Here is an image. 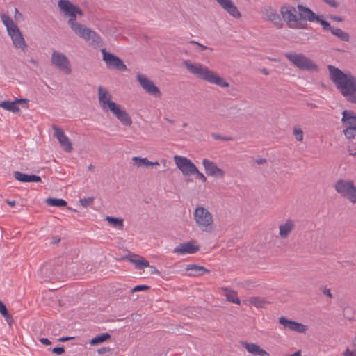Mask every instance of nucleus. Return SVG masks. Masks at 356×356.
<instances>
[{
    "label": "nucleus",
    "instance_id": "nucleus-1",
    "mask_svg": "<svg viewBox=\"0 0 356 356\" xmlns=\"http://www.w3.org/2000/svg\"><path fill=\"white\" fill-rule=\"evenodd\" d=\"M283 20L290 29H304L307 27V21L314 19L315 13L308 7L298 4L297 7L285 3L280 8Z\"/></svg>",
    "mask_w": 356,
    "mask_h": 356
},
{
    "label": "nucleus",
    "instance_id": "nucleus-2",
    "mask_svg": "<svg viewBox=\"0 0 356 356\" xmlns=\"http://www.w3.org/2000/svg\"><path fill=\"white\" fill-rule=\"evenodd\" d=\"M330 79L342 96L356 104V77L350 72L345 73L332 65H327Z\"/></svg>",
    "mask_w": 356,
    "mask_h": 356
},
{
    "label": "nucleus",
    "instance_id": "nucleus-3",
    "mask_svg": "<svg viewBox=\"0 0 356 356\" xmlns=\"http://www.w3.org/2000/svg\"><path fill=\"white\" fill-rule=\"evenodd\" d=\"M182 65L186 70L197 78L210 83L216 84L222 88L229 86V83L207 66L201 63H193L188 60H184Z\"/></svg>",
    "mask_w": 356,
    "mask_h": 356
},
{
    "label": "nucleus",
    "instance_id": "nucleus-4",
    "mask_svg": "<svg viewBox=\"0 0 356 356\" xmlns=\"http://www.w3.org/2000/svg\"><path fill=\"white\" fill-rule=\"evenodd\" d=\"M58 6L64 16L70 17L67 24L74 33L84 26L76 22L77 15H83V12L78 6L74 5L68 0H59Z\"/></svg>",
    "mask_w": 356,
    "mask_h": 356
},
{
    "label": "nucleus",
    "instance_id": "nucleus-5",
    "mask_svg": "<svg viewBox=\"0 0 356 356\" xmlns=\"http://www.w3.org/2000/svg\"><path fill=\"white\" fill-rule=\"evenodd\" d=\"M284 56L300 70L318 72V66L303 54L285 53Z\"/></svg>",
    "mask_w": 356,
    "mask_h": 356
},
{
    "label": "nucleus",
    "instance_id": "nucleus-6",
    "mask_svg": "<svg viewBox=\"0 0 356 356\" xmlns=\"http://www.w3.org/2000/svg\"><path fill=\"white\" fill-rule=\"evenodd\" d=\"M57 262L44 264L39 270V275L44 281L54 282L63 279V267Z\"/></svg>",
    "mask_w": 356,
    "mask_h": 356
},
{
    "label": "nucleus",
    "instance_id": "nucleus-7",
    "mask_svg": "<svg viewBox=\"0 0 356 356\" xmlns=\"http://www.w3.org/2000/svg\"><path fill=\"white\" fill-rule=\"evenodd\" d=\"M343 127V134L346 139L354 140L356 138V113L351 110H344L341 118Z\"/></svg>",
    "mask_w": 356,
    "mask_h": 356
},
{
    "label": "nucleus",
    "instance_id": "nucleus-8",
    "mask_svg": "<svg viewBox=\"0 0 356 356\" xmlns=\"http://www.w3.org/2000/svg\"><path fill=\"white\" fill-rule=\"evenodd\" d=\"M79 38L83 39L88 44L95 49H100L104 47V42L102 37L95 31L83 26L75 33Z\"/></svg>",
    "mask_w": 356,
    "mask_h": 356
},
{
    "label": "nucleus",
    "instance_id": "nucleus-9",
    "mask_svg": "<svg viewBox=\"0 0 356 356\" xmlns=\"http://www.w3.org/2000/svg\"><path fill=\"white\" fill-rule=\"evenodd\" d=\"M194 219L197 226L204 232L212 231L213 217L211 213L203 207H197L194 211Z\"/></svg>",
    "mask_w": 356,
    "mask_h": 356
},
{
    "label": "nucleus",
    "instance_id": "nucleus-10",
    "mask_svg": "<svg viewBox=\"0 0 356 356\" xmlns=\"http://www.w3.org/2000/svg\"><path fill=\"white\" fill-rule=\"evenodd\" d=\"M334 188L338 193L350 202L356 203V186L353 181L339 179L335 183Z\"/></svg>",
    "mask_w": 356,
    "mask_h": 356
},
{
    "label": "nucleus",
    "instance_id": "nucleus-11",
    "mask_svg": "<svg viewBox=\"0 0 356 356\" xmlns=\"http://www.w3.org/2000/svg\"><path fill=\"white\" fill-rule=\"evenodd\" d=\"M51 63L66 74H70L72 72L70 62L68 58L63 53L53 51L51 57Z\"/></svg>",
    "mask_w": 356,
    "mask_h": 356
},
{
    "label": "nucleus",
    "instance_id": "nucleus-12",
    "mask_svg": "<svg viewBox=\"0 0 356 356\" xmlns=\"http://www.w3.org/2000/svg\"><path fill=\"white\" fill-rule=\"evenodd\" d=\"M102 60L106 63L108 68H114L119 71L127 70V65L117 56L106 51L104 48L101 49Z\"/></svg>",
    "mask_w": 356,
    "mask_h": 356
},
{
    "label": "nucleus",
    "instance_id": "nucleus-13",
    "mask_svg": "<svg viewBox=\"0 0 356 356\" xmlns=\"http://www.w3.org/2000/svg\"><path fill=\"white\" fill-rule=\"evenodd\" d=\"M174 160L177 167L181 171L184 176H189L196 172L197 167L188 159L176 155L174 156Z\"/></svg>",
    "mask_w": 356,
    "mask_h": 356
},
{
    "label": "nucleus",
    "instance_id": "nucleus-14",
    "mask_svg": "<svg viewBox=\"0 0 356 356\" xmlns=\"http://www.w3.org/2000/svg\"><path fill=\"white\" fill-rule=\"evenodd\" d=\"M262 17L266 21L271 22L277 29L283 27V22L277 10L271 6H266L262 8Z\"/></svg>",
    "mask_w": 356,
    "mask_h": 356
},
{
    "label": "nucleus",
    "instance_id": "nucleus-15",
    "mask_svg": "<svg viewBox=\"0 0 356 356\" xmlns=\"http://www.w3.org/2000/svg\"><path fill=\"white\" fill-rule=\"evenodd\" d=\"M137 81L141 87L149 95L160 97L161 92L159 88L156 86L152 81L149 79L145 75L138 74L136 76Z\"/></svg>",
    "mask_w": 356,
    "mask_h": 356
},
{
    "label": "nucleus",
    "instance_id": "nucleus-16",
    "mask_svg": "<svg viewBox=\"0 0 356 356\" xmlns=\"http://www.w3.org/2000/svg\"><path fill=\"white\" fill-rule=\"evenodd\" d=\"M124 259L134 264L138 269H143L145 267H149L151 274H159V271L154 266H150L149 261L143 257L131 254L125 256Z\"/></svg>",
    "mask_w": 356,
    "mask_h": 356
},
{
    "label": "nucleus",
    "instance_id": "nucleus-17",
    "mask_svg": "<svg viewBox=\"0 0 356 356\" xmlns=\"http://www.w3.org/2000/svg\"><path fill=\"white\" fill-rule=\"evenodd\" d=\"M97 92L99 103L104 110L110 111L112 108V105L115 106L117 104L111 100L112 96L107 89L100 86L98 87Z\"/></svg>",
    "mask_w": 356,
    "mask_h": 356
},
{
    "label": "nucleus",
    "instance_id": "nucleus-18",
    "mask_svg": "<svg viewBox=\"0 0 356 356\" xmlns=\"http://www.w3.org/2000/svg\"><path fill=\"white\" fill-rule=\"evenodd\" d=\"M52 129L54 131V137L58 140L61 147L67 152H71L73 149L72 143L69 138L65 134L64 131L54 124Z\"/></svg>",
    "mask_w": 356,
    "mask_h": 356
},
{
    "label": "nucleus",
    "instance_id": "nucleus-19",
    "mask_svg": "<svg viewBox=\"0 0 356 356\" xmlns=\"http://www.w3.org/2000/svg\"><path fill=\"white\" fill-rule=\"evenodd\" d=\"M15 29H10L8 35L11 37L14 46L16 48L21 49L23 51L27 49L28 46L25 42L24 38L20 32L18 26H15Z\"/></svg>",
    "mask_w": 356,
    "mask_h": 356
},
{
    "label": "nucleus",
    "instance_id": "nucleus-20",
    "mask_svg": "<svg viewBox=\"0 0 356 356\" xmlns=\"http://www.w3.org/2000/svg\"><path fill=\"white\" fill-rule=\"evenodd\" d=\"M112 108L110 111L112 114L124 126H130L132 124V120L128 113L122 109L120 106L116 104L112 105Z\"/></svg>",
    "mask_w": 356,
    "mask_h": 356
},
{
    "label": "nucleus",
    "instance_id": "nucleus-21",
    "mask_svg": "<svg viewBox=\"0 0 356 356\" xmlns=\"http://www.w3.org/2000/svg\"><path fill=\"white\" fill-rule=\"evenodd\" d=\"M202 165L206 174L209 176L222 177L225 175V172L221 168H219L214 162L207 159L202 160Z\"/></svg>",
    "mask_w": 356,
    "mask_h": 356
},
{
    "label": "nucleus",
    "instance_id": "nucleus-22",
    "mask_svg": "<svg viewBox=\"0 0 356 356\" xmlns=\"http://www.w3.org/2000/svg\"><path fill=\"white\" fill-rule=\"evenodd\" d=\"M279 323L282 325L284 328L298 333H304L307 330L306 325L296 321L289 320L284 316L279 318Z\"/></svg>",
    "mask_w": 356,
    "mask_h": 356
},
{
    "label": "nucleus",
    "instance_id": "nucleus-23",
    "mask_svg": "<svg viewBox=\"0 0 356 356\" xmlns=\"http://www.w3.org/2000/svg\"><path fill=\"white\" fill-rule=\"evenodd\" d=\"M220 7L235 18L241 17V13L232 0H216Z\"/></svg>",
    "mask_w": 356,
    "mask_h": 356
},
{
    "label": "nucleus",
    "instance_id": "nucleus-24",
    "mask_svg": "<svg viewBox=\"0 0 356 356\" xmlns=\"http://www.w3.org/2000/svg\"><path fill=\"white\" fill-rule=\"evenodd\" d=\"M199 250V247L194 245V242L189 241L179 244L177 246L174 250V253L186 254H194Z\"/></svg>",
    "mask_w": 356,
    "mask_h": 356
},
{
    "label": "nucleus",
    "instance_id": "nucleus-25",
    "mask_svg": "<svg viewBox=\"0 0 356 356\" xmlns=\"http://www.w3.org/2000/svg\"><path fill=\"white\" fill-rule=\"evenodd\" d=\"M295 227V222L291 219H287L285 222L279 226L280 236L282 238H286Z\"/></svg>",
    "mask_w": 356,
    "mask_h": 356
},
{
    "label": "nucleus",
    "instance_id": "nucleus-26",
    "mask_svg": "<svg viewBox=\"0 0 356 356\" xmlns=\"http://www.w3.org/2000/svg\"><path fill=\"white\" fill-rule=\"evenodd\" d=\"M15 179L21 182H41V177L35 175H27L19 171L13 173Z\"/></svg>",
    "mask_w": 356,
    "mask_h": 356
},
{
    "label": "nucleus",
    "instance_id": "nucleus-27",
    "mask_svg": "<svg viewBox=\"0 0 356 356\" xmlns=\"http://www.w3.org/2000/svg\"><path fill=\"white\" fill-rule=\"evenodd\" d=\"M243 347L247 350V351L254 355L259 356H270V354L266 352L265 350L262 349L258 345L252 343H244L243 344Z\"/></svg>",
    "mask_w": 356,
    "mask_h": 356
},
{
    "label": "nucleus",
    "instance_id": "nucleus-28",
    "mask_svg": "<svg viewBox=\"0 0 356 356\" xmlns=\"http://www.w3.org/2000/svg\"><path fill=\"white\" fill-rule=\"evenodd\" d=\"M222 290L223 291L226 292L225 297H226V299L227 301L237 304V305H240L241 301H240L239 298H238L237 293L236 291H234L232 289H229L227 287H222Z\"/></svg>",
    "mask_w": 356,
    "mask_h": 356
},
{
    "label": "nucleus",
    "instance_id": "nucleus-29",
    "mask_svg": "<svg viewBox=\"0 0 356 356\" xmlns=\"http://www.w3.org/2000/svg\"><path fill=\"white\" fill-rule=\"evenodd\" d=\"M187 270H191V272L189 273L191 276H198V275H202L206 272H209L208 270H207L203 266L192 264L189 265L186 268Z\"/></svg>",
    "mask_w": 356,
    "mask_h": 356
},
{
    "label": "nucleus",
    "instance_id": "nucleus-30",
    "mask_svg": "<svg viewBox=\"0 0 356 356\" xmlns=\"http://www.w3.org/2000/svg\"><path fill=\"white\" fill-rule=\"evenodd\" d=\"M0 107L13 113H17L18 111H19V108L17 106V102L15 101L11 102L9 100H6L1 102Z\"/></svg>",
    "mask_w": 356,
    "mask_h": 356
},
{
    "label": "nucleus",
    "instance_id": "nucleus-31",
    "mask_svg": "<svg viewBox=\"0 0 356 356\" xmlns=\"http://www.w3.org/2000/svg\"><path fill=\"white\" fill-rule=\"evenodd\" d=\"M133 165L136 168L152 166V162L148 161L147 158L140 156H134L132 158Z\"/></svg>",
    "mask_w": 356,
    "mask_h": 356
},
{
    "label": "nucleus",
    "instance_id": "nucleus-32",
    "mask_svg": "<svg viewBox=\"0 0 356 356\" xmlns=\"http://www.w3.org/2000/svg\"><path fill=\"white\" fill-rule=\"evenodd\" d=\"M330 32L341 41L348 42L349 40V35L339 28L333 27Z\"/></svg>",
    "mask_w": 356,
    "mask_h": 356
},
{
    "label": "nucleus",
    "instance_id": "nucleus-33",
    "mask_svg": "<svg viewBox=\"0 0 356 356\" xmlns=\"http://www.w3.org/2000/svg\"><path fill=\"white\" fill-rule=\"evenodd\" d=\"M111 337V334L108 333H102L101 334H99L92 339V340L90 342V344L92 346H95L99 343H101L102 342L106 341V340L110 339Z\"/></svg>",
    "mask_w": 356,
    "mask_h": 356
},
{
    "label": "nucleus",
    "instance_id": "nucleus-34",
    "mask_svg": "<svg viewBox=\"0 0 356 356\" xmlns=\"http://www.w3.org/2000/svg\"><path fill=\"white\" fill-rule=\"evenodd\" d=\"M46 203L49 206L62 207L67 205V202L63 199L49 197L46 200Z\"/></svg>",
    "mask_w": 356,
    "mask_h": 356
},
{
    "label": "nucleus",
    "instance_id": "nucleus-35",
    "mask_svg": "<svg viewBox=\"0 0 356 356\" xmlns=\"http://www.w3.org/2000/svg\"><path fill=\"white\" fill-rule=\"evenodd\" d=\"M106 220L114 227H118L119 229H122L124 227L123 220L112 216H107Z\"/></svg>",
    "mask_w": 356,
    "mask_h": 356
},
{
    "label": "nucleus",
    "instance_id": "nucleus-36",
    "mask_svg": "<svg viewBox=\"0 0 356 356\" xmlns=\"http://www.w3.org/2000/svg\"><path fill=\"white\" fill-rule=\"evenodd\" d=\"M1 17L2 22L6 26L8 33L10 32V29H15V26H17L8 15L2 14Z\"/></svg>",
    "mask_w": 356,
    "mask_h": 356
},
{
    "label": "nucleus",
    "instance_id": "nucleus-37",
    "mask_svg": "<svg viewBox=\"0 0 356 356\" xmlns=\"http://www.w3.org/2000/svg\"><path fill=\"white\" fill-rule=\"evenodd\" d=\"M309 22H317L320 23L324 30L331 31L332 29L333 28V26H332L328 22L321 19V16L316 15V14L314 16V19L309 21Z\"/></svg>",
    "mask_w": 356,
    "mask_h": 356
},
{
    "label": "nucleus",
    "instance_id": "nucleus-38",
    "mask_svg": "<svg viewBox=\"0 0 356 356\" xmlns=\"http://www.w3.org/2000/svg\"><path fill=\"white\" fill-rule=\"evenodd\" d=\"M250 302L257 308L264 307L266 304V301L258 297H252L250 299Z\"/></svg>",
    "mask_w": 356,
    "mask_h": 356
},
{
    "label": "nucleus",
    "instance_id": "nucleus-39",
    "mask_svg": "<svg viewBox=\"0 0 356 356\" xmlns=\"http://www.w3.org/2000/svg\"><path fill=\"white\" fill-rule=\"evenodd\" d=\"M293 135L298 141H302L303 140V131L299 126H295L293 128Z\"/></svg>",
    "mask_w": 356,
    "mask_h": 356
},
{
    "label": "nucleus",
    "instance_id": "nucleus-40",
    "mask_svg": "<svg viewBox=\"0 0 356 356\" xmlns=\"http://www.w3.org/2000/svg\"><path fill=\"white\" fill-rule=\"evenodd\" d=\"M95 198L93 197L88 198H82L79 200L80 204L83 207L91 206L94 203Z\"/></svg>",
    "mask_w": 356,
    "mask_h": 356
},
{
    "label": "nucleus",
    "instance_id": "nucleus-41",
    "mask_svg": "<svg viewBox=\"0 0 356 356\" xmlns=\"http://www.w3.org/2000/svg\"><path fill=\"white\" fill-rule=\"evenodd\" d=\"M343 314L345 318H348V320H352L353 318L352 309L350 307H346L344 308L343 311Z\"/></svg>",
    "mask_w": 356,
    "mask_h": 356
},
{
    "label": "nucleus",
    "instance_id": "nucleus-42",
    "mask_svg": "<svg viewBox=\"0 0 356 356\" xmlns=\"http://www.w3.org/2000/svg\"><path fill=\"white\" fill-rule=\"evenodd\" d=\"M193 175H195V178L197 179L201 180L203 183L207 181L206 177L202 172H200L197 168L196 169V172H194Z\"/></svg>",
    "mask_w": 356,
    "mask_h": 356
},
{
    "label": "nucleus",
    "instance_id": "nucleus-43",
    "mask_svg": "<svg viewBox=\"0 0 356 356\" xmlns=\"http://www.w3.org/2000/svg\"><path fill=\"white\" fill-rule=\"evenodd\" d=\"M149 289V286L147 285H137L131 289V292L145 291V290H147Z\"/></svg>",
    "mask_w": 356,
    "mask_h": 356
},
{
    "label": "nucleus",
    "instance_id": "nucleus-44",
    "mask_svg": "<svg viewBox=\"0 0 356 356\" xmlns=\"http://www.w3.org/2000/svg\"><path fill=\"white\" fill-rule=\"evenodd\" d=\"M212 137L216 140H225V141L232 140V137H223L217 134H213Z\"/></svg>",
    "mask_w": 356,
    "mask_h": 356
},
{
    "label": "nucleus",
    "instance_id": "nucleus-45",
    "mask_svg": "<svg viewBox=\"0 0 356 356\" xmlns=\"http://www.w3.org/2000/svg\"><path fill=\"white\" fill-rule=\"evenodd\" d=\"M51 352L56 355H62L65 353V349L63 347H55L51 349Z\"/></svg>",
    "mask_w": 356,
    "mask_h": 356
},
{
    "label": "nucleus",
    "instance_id": "nucleus-46",
    "mask_svg": "<svg viewBox=\"0 0 356 356\" xmlns=\"http://www.w3.org/2000/svg\"><path fill=\"white\" fill-rule=\"evenodd\" d=\"M0 313L2 316H6L8 314V310L5 304L0 300Z\"/></svg>",
    "mask_w": 356,
    "mask_h": 356
},
{
    "label": "nucleus",
    "instance_id": "nucleus-47",
    "mask_svg": "<svg viewBox=\"0 0 356 356\" xmlns=\"http://www.w3.org/2000/svg\"><path fill=\"white\" fill-rule=\"evenodd\" d=\"M190 42L192 43V44H195L196 45L200 47L201 51H204V50H207V49H209L210 51H212L211 48H209V47H208L207 46H204V45H203V44H200V43H199L197 42L191 41Z\"/></svg>",
    "mask_w": 356,
    "mask_h": 356
},
{
    "label": "nucleus",
    "instance_id": "nucleus-48",
    "mask_svg": "<svg viewBox=\"0 0 356 356\" xmlns=\"http://www.w3.org/2000/svg\"><path fill=\"white\" fill-rule=\"evenodd\" d=\"M15 102H17V104H24V107L28 108L29 100L26 99H16L15 100Z\"/></svg>",
    "mask_w": 356,
    "mask_h": 356
},
{
    "label": "nucleus",
    "instance_id": "nucleus-49",
    "mask_svg": "<svg viewBox=\"0 0 356 356\" xmlns=\"http://www.w3.org/2000/svg\"><path fill=\"white\" fill-rule=\"evenodd\" d=\"M326 3L329 4L333 8H337L339 6V3L334 0H323Z\"/></svg>",
    "mask_w": 356,
    "mask_h": 356
},
{
    "label": "nucleus",
    "instance_id": "nucleus-50",
    "mask_svg": "<svg viewBox=\"0 0 356 356\" xmlns=\"http://www.w3.org/2000/svg\"><path fill=\"white\" fill-rule=\"evenodd\" d=\"M343 356H356V351L350 350L347 348L343 353Z\"/></svg>",
    "mask_w": 356,
    "mask_h": 356
},
{
    "label": "nucleus",
    "instance_id": "nucleus-51",
    "mask_svg": "<svg viewBox=\"0 0 356 356\" xmlns=\"http://www.w3.org/2000/svg\"><path fill=\"white\" fill-rule=\"evenodd\" d=\"M40 341L43 344V345H45V346H49L51 343V342L50 341V340L47 338H41L40 339Z\"/></svg>",
    "mask_w": 356,
    "mask_h": 356
},
{
    "label": "nucleus",
    "instance_id": "nucleus-52",
    "mask_svg": "<svg viewBox=\"0 0 356 356\" xmlns=\"http://www.w3.org/2000/svg\"><path fill=\"white\" fill-rule=\"evenodd\" d=\"M254 161L259 164V165H261V164H264V163H266L267 162V160L266 159H264V158H259V159H256L254 160Z\"/></svg>",
    "mask_w": 356,
    "mask_h": 356
},
{
    "label": "nucleus",
    "instance_id": "nucleus-53",
    "mask_svg": "<svg viewBox=\"0 0 356 356\" xmlns=\"http://www.w3.org/2000/svg\"><path fill=\"white\" fill-rule=\"evenodd\" d=\"M60 241V238L58 236H55L52 237V244H58Z\"/></svg>",
    "mask_w": 356,
    "mask_h": 356
},
{
    "label": "nucleus",
    "instance_id": "nucleus-54",
    "mask_svg": "<svg viewBox=\"0 0 356 356\" xmlns=\"http://www.w3.org/2000/svg\"><path fill=\"white\" fill-rule=\"evenodd\" d=\"M108 350H109V348H104V347H103V348H99V349L97 350V353H98L99 354H104V353H105L108 352Z\"/></svg>",
    "mask_w": 356,
    "mask_h": 356
},
{
    "label": "nucleus",
    "instance_id": "nucleus-55",
    "mask_svg": "<svg viewBox=\"0 0 356 356\" xmlns=\"http://www.w3.org/2000/svg\"><path fill=\"white\" fill-rule=\"evenodd\" d=\"M330 18L334 21H337V22H342L343 21V18L341 17H338V16L331 15L330 17Z\"/></svg>",
    "mask_w": 356,
    "mask_h": 356
},
{
    "label": "nucleus",
    "instance_id": "nucleus-56",
    "mask_svg": "<svg viewBox=\"0 0 356 356\" xmlns=\"http://www.w3.org/2000/svg\"><path fill=\"white\" fill-rule=\"evenodd\" d=\"M323 294L326 295L327 296H328L329 298H332V294L330 292V289H325L324 291H323Z\"/></svg>",
    "mask_w": 356,
    "mask_h": 356
},
{
    "label": "nucleus",
    "instance_id": "nucleus-57",
    "mask_svg": "<svg viewBox=\"0 0 356 356\" xmlns=\"http://www.w3.org/2000/svg\"><path fill=\"white\" fill-rule=\"evenodd\" d=\"M73 339V337H61L58 339L59 341H61V342H65V341H67L68 340H70Z\"/></svg>",
    "mask_w": 356,
    "mask_h": 356
},
{
    "label": "nucleus",
    "instance_id": "nucleus-58",
    "mask_svg": "<svg viewBox=\"0 0 356 356\" xmlns=\"http://www.w3.org/2000/svg\"><path fill=\"white\" fill-rule=\"evenodd\" d=\"M6 202H7L8 204H9L11 207H13V206L15 205V201H14V200L13 201H10V200H7Z\"/></svg>",
    "mask_w": 356,
    "mask_h": 356
},
{
    "label": "nucleus",
    "instance_id": "nucleus-59",
    "mask_svg": "<svg viewBox=\"0 0 356 356\" xmlns=\"http://www.w3.org/2000/svg\"><path fill=\"white\" fill-rule=\"evenodd\" d=\"M261 71L265 75H268L269 74V72H268V70L266 68H263V69L261 70Z\"/></svg>",
    "mask_w": 356,
    "mask_h": 356
},
{
    "label": "nucleus",
    "instance_id": "nucleus-60",
    "mask_svg": "<svg viewBox=\"0 0 356 356\" xmlns=\"http://www.w3.org/2000/svg\"><path fill=\"white\" fill-rule=\"evenodd\" d=\"M289 356H301V353H300V351L298 350L296 353H294L293 354L291 355H289Z\"/></svg>",
    "mask_w": 356,
    "mask_h": 356
},
{
    "label": "nucleus",
    "instance_id": "nucleus-61",
    "mask_svg": "<svg viewBox=\"0 0 356 356\" xmlns=\"http://www.w3.org/2000/svg\"><path fill=\"white\" fill-rule=\"evenodd\" d=\"M6 321L8 322V323L9 324V325L10 326L12 323H13V319L12 318H6Z\"/></svg>",
    "mask_w": 356,
    "mask_h": 356
},
{
    "label": "nucleus",
    "instance_id": "nucleus-62",
    "mask_svg": "<svg viewBox=\"0 0 356 356\" xmlns=\"http://www.w3.org/2000/svg\"><path fill=\"white\" fill-rule=\"evenodd\" d=\"M88 168L90 171H92L94 170V166L92 164H90L89 165Z\"/></svg>",
    "mask_w": 356,
    "mask_h": 356
},
{
    "label": "nucleus",
    "instance_id": "nucleus-63",
    "mask_svg": "<svg viewBox=\"0 0 356 356\" xmlns=\"http://www.w3.org/2000/svg\"><path fill=\"white\" fill-rule=\"evenodd\" d=\"M152 165H156V166L159 165V162H157V161H156V162H152Z\"/></svg>",
    "mask_w": 356,
    "mask_h": 356
},
{
    "label": "nucleus",
    "instance_id": "nucleus-64",
    "mask_svg": "<svg viewBox=\"0 0 356 356\" xmlns=\"http://www.w3.org/2000/svg\"><path fill=\"white\" fill-rule=\"evenodd\" d=\"M3 316L5 318H11V316H10V315L8 313V314H7V315H6V316Z\"/></svg>",
    "mask_w": 356,
    "mask_h": 356
}]
</instances>
